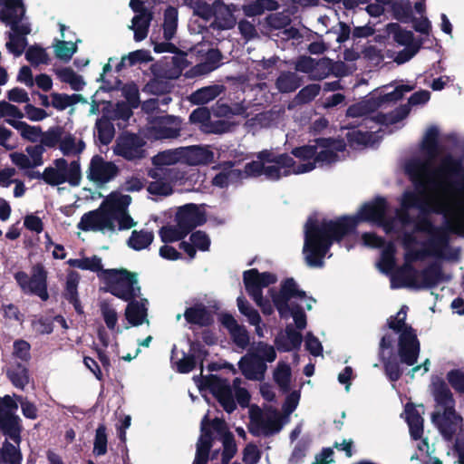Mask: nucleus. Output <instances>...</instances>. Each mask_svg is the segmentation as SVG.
<instances>
[{"label": "nucleus", "mask_w": 464, "mask_h": 464, "mask_svg": "<svg viewBox=\"0 0 464 464\" xmlns=\"http://www.w3.org/2000/svg\"><path fill=\"white\" fill-rule=\"evenodd\" d=\"M56 75L62 82L68 83L73 91L80 92L85 86L82 76L76 73L71 67L58 69Z\"/></svg>", "instance_id": "39"}, {"label": "nucleus", "mask_w": 464, "mask_h": 464, "mask_svg": "<svg viewBox=\"0 0 464 464\" xmlns=\"http://www.w3.org/2000/svg\"><path fill=\"white\" fill-rule=\"evenodd\" d=\"M405 412L411 438L413 440H420L423 435V418L413 406H407Z\"/></svg>", "instance_id": "32"}, {"label": "nucleus", "mask_w": 464, "mask_h": 464, "mask_svg": "<svg viewBox=\"0 0 464 464\" xmlns=\"http://www.w3.org/2000/svg\"><path fill=\"white\" fill-rule=\"evenodd\" d=\"M31 345L23 339L15 340L13 343V357L21 360L23 362H28L31 360Z\"/></svg>", "instance_id": "56"}, {"label": "nucleus", "mask_w": 464, "mask_h": 464, "mask_svg": "<svg viewBox=\"0 0 464 464\" xmlns=\"http://www.w3.org/2000/svg\"><path fill=\"white\" fill-rule=\"evenodd\" d=\"M200 379L199 387L208 389L218 400L225 411L232 413L237 409L232 388L235 392L237 389H242L240 386L242 383L240 378H235L232 386L227 379L220 378L216 374H208L206 376L201 374Z\"/></svg>", "instance_id": "6"}, {"label": "nucleus", "mask_w": 464, "mask_h": 464, "mask_svg": "<svg viewBox=\"0 0 464 464\" xmlns=\"http://www.w3.org/2000/svg\"><path fill=\"white\" fill-rule=\"evenodd\" d=\"M388 32L393 35L394 41L400 45H409L412 44L414 34L411 31L402 29L400 24L391 23L387 25Z\"/></svg>", "instance_id": "47"}, {"label": "nucleus", "mask_w": 464, "mask_h": 464, "mask_svg": "<svg viewBox=\"0 0 464 464\" xmlns=\"http://www.w3.org/2000/svg\"><path fill=\"white\" fill-rule=\"evenodd\" d=\"M274 164L279 167L280 169H284V177H287L291 174L306 173L314 169V163H301L296 165L295 160L287 153L276 154Z\"/></svg>", "instance_id": "24"}, {"label": "nucleus", "mask_w": 464, "mask_h": 464, "mask_svg": "<svg viewBox=\"0 0 464 464\" xmlns=\"http://www.w3.org/2000/svg\"><path fill=\"white\" fill-rule=\"evenodd\" d=\"M160 239L163 243H173L184 239L188 235L185 234L178 225L176 226H163L159 231Z\"/></svg>", "instance_id": "49"}, {"label": "nucleus", "mask_w": 464, "mask_h": 464, "mask_svg": "<svg viewBox=\"0 0 464 464\" xmlns=\"http://www.w3.org/2000/svg\"><path fill=\"white\" fill-rule=\"evenodd\" d=\"M175 221L185 234L188 235L194 228L206 223L207 218L198 205L194 203L186 204L179 208Z\"/></svg>", "instance_id": "15"}, {"label": "nucleus", "mask_w": 464, "mask_h": 464, "mask_svg": "<svg viewBox=\"0 0 464 464\" xmlns=\"http://www.w3.org/2000/svg\"><path fill=\"white\" fill-rule=\"evenodd\" d=\"M213 430L219 436L223 445L221 453V463L228 464L237 452V446L236 443L234 434L229 430L225 420L220 418H214Z\"/></svg>", "instance_id": "17"}, {"label": "nucleus", "mask_w": 464, "mask_h": 464, "mask_svg": "<svg viewBox=\"0 0 464 464\" xmlns=\"http://www.w3.org/2000/svg\"><path fill=\"white\" fill-rule=\"evenodd\" d=\"M445 281V275L442 266L439 262H431L423 269L419 270V274L410 275L403 281L397 284V288H411L415 290L432 289Z\"/></svg>", "instance_id": "9"}, {"label": "nucleus", "mask_w": 464, "mask_h": 464, "mask_svg": "<svg viewBox=\"0 0 464 464\" xmlns=\"http://www.w3.org/2000/svg\"><path fill=\"white\" fill-rule=\"evenodd\" d=\"M125 309L126 320L133 326L141 325L147 317L145 304L135 299L128 300Z\"/></svg>", "instance_id": "31"}, {"label": "nucleus", "mask_w": 464, "mask_h": 464, "mask_svg": "<svg viewBox=\"0 0 464 464\" xmlns=\"http://www.w3.org/2000/svg\"><path fill=\"white\" fill-rule=\"evenodd\" d=\"M178 8L174 6H168L163 14V37L166 41H170L174 38L178 28Z\"/></svg>", "instance_id": "35"}, {"label": "nucleus", "mask_w": 464, "mask_h": 464, "mask_svg": "<svg viewBox=\"0 0 464 464\" xmlns=\"http://www.w3.org/2000/svg\"><path fill=\"white\" fill-rule=\"evenodd\" d=\"M430 163L420 159H411L405 164V172L414 187V190L403 192L401 208L396 211L398 219L403 226L414 224L415 218L410 215V209L418 208L421 214L441 213L439 208H430L427 190L432 184L429 179Z\"/></svg>", "instance_id": "2"}, {"label": "nucleus", "mask_w": 464, "mask_h": 464, "mask_svg": "<svg viewBox=\"0 0 464 464\" xmlns=\"http://www.w3.org/2000/svg\"><path fill=\"white\" fill-rule=\"evenodd\" d=\"M145 141L138 134L123 132L116 140L114 153L127 160H140L145 157Z\"/></svg>", "instance_id": "11"}, {"label": "nucleus", "mask_w": 464, "mask_h": 464, "mask_svg": "<svg viewBox=\"0 0 464 464\" xmlns=\"http://www.w3.org/2000/svg\"><path fill=\"white\" fill-rule=\"evenodd\" d=\"M64 133V129L62 126L50 127L46 131H42L40 144L45 148H54L60 144L61 138Z\"/></svg>", "instance_id": "46"}, {"label": "nucleus", "mask_w": 464, "mask_h": 464, "mask_svg": "<svg viewBox=\"0 0 464 464\" xmlns=\"http://www.w3.org/2000/svg\"><path fill=\"white\" fill-rule=\"evenodd\" d=\"M24 430L22 419L14 412H0V434L19 448Z\"/></svg>", "instance_id": "19"}, {"label": "nucleus", "mask_w": 464, "mask_h": 464, "mask_svg": "<svg viewBox=\"0 0 464 464\" xmlns=\"http://www.w3.org/2000/svg\"><path fill=\"white\" fill-rule=\"evenodd\" d=\"M80 281V275L76 271H71L66 276V283L63 297L73 305L75 312L78 314H82L83 307L79 299L78 285Z\"/></svg>", "instance_id": "25"}, {"label": "nucleus", "mask_w": 464, "mask_h": 464, "mask_svg": "<svg viewBox=\"0 0 464 464\" xmlns=\"http://www.w3.org/2000/svg\"><path fill=\"white\" fill-rule=\"evenodd\" d=\"M99 141L102 145H108L114 138L115 129L111 120L105 116L98 119L95 123Z\"/></svg>", "instance_id": "43"}, {"label": "nucleus", "mask_w": 464, "mask_h": 464, "mask_svg": "<svg viewBox=\"0 0 464 464\" xmlns=\"http://www.w3.org/2000/svg\"><path fill=\"white\" fill-rule=\"evenodd\" d=\"M193 9L195 15L206 21L212 17L219 19L224 15H231L227 6L221 0H215L211 5L204 1H196Z\"/></svg>", "instance_id": "23"}, {"label": "nucleus", "mask_w": 464, "mask_h": 464, "mask_svg": "<svg viewBox=\"0 0 464 464\" xmlns=\"http://www.w3.org/2000/svg\"><path fill=\"white\" fill-rule=\"evenodd\" d=\"M420 343L416 331L401 333L398 338V355L401 363L413 366L419 358Z\"/></svg>", "instance_id": "14"}, {"label": "nucleus", "mask_w": 464, "mask_h": 464, "mask_svg": "<svg viewBox=\"0 0 464 464\" xmlns=\"http://www.w3.org/2000/svg\"><path fill=\"white\" fill-rule=\"evenodd\" d=\"M241 169H232L227 171H221L218 173L212 180V184L218 188H227L229 184L241 179Z\"/></svg>", "instance_id": "48"}, {"label": "nucleus", "mask_w": 464, "mask_h": 464, "mask_svg": "<svg viewBox=\"0 0 464 464\" xmlns=\"http://www.w3.org/2000/svg\"><path fill=\"white\" fill-rule=\"evenodd\" d=\"M379 358L383 364L384 372L391 382H397L402 376L403 371L401 368V361L395 355L385 356L379 353Z\"/></svg>", "instance_id": "37"}, {"label": "nucleus", "mask_w": 464, "mask_h": 464, "mask_svg": "<svg viewBox=\"0 0 464 464\" xmlns=\"http://www.w3.org/2000/svg\"><path fill=\"white\" fill-rule=\"evenodd\" d=\"M291 377L290 366L285 362H278L274 371V380L285 392L290 390Z\"/></svg>", "instance_id": "45"}, {"label": "nucleus", "mask_w": 464, "mask_h": 464, "mask_svg": "<svg viewBox=\"0 0 464 464\" xmlns=\"http://www.w3.org/2000/svg\"><path fill=\"white\" fill-rule=\"evenodd\" d=\"M303 83L302 78L294 72L283 71L276 80V87L281 93L295 92Z\"/></svg>", "instance_id": "30"}, {"label": "nucleus", "mask_w": 464, "mask_h": 464, "mask_svg": "<svg viewBox=\"0 0 464 464\" xmlns=\"http://www.w3.org/2000/svg\"><path fill=\"white\" fill-rule=\"evenodd\" d=\"M14 277L24 294L36 295L42 301L49 299L47 271L41 263L32 267L31 276L24 271H18Z\"/></svg>", "instance_id": "8"}, {"label": "nucleus", "mask_w": 464, "mask_h": 464, "mask_svg": "<svg viewBox=\"0 0 464 464\" xmlns=\"http://www.w3.org/2000/svg\"><path fill=\"white\" fill-rule=\"evenodd\" d=\"M9 41L6 43V48L9 53L14 56H21L26 46L28 45L27 38L23 35H16L15 34L8 33Z\"/></svg>", "instance_id": "53"}, {"label": "nucleus", "mask_w": 464, "mask_h": 464, "mask_svg": "<svg viewBox=\"0 0 464 464\" xmlns=\"http://www.w3.org/2000/svg\"><path fill=\"white\" fill-rule=\"evenodd\" d=\"M434 400L442 411H434L431 420L446 440H452L462 423V417L456 411V401L443 380L434 383Z\"/></svg>", "instance_id": "4"}, {"label": "nucleus", "mask_w": 464, "mask_h": 464, "mask_svg": "<svg viewBox=\"0 0 464 464\" xmlns=\"http://www.w3.org/2000/svg\"><path fill=\"white\" fill-rule=\"evenodd\" d=\"M8 4L5 8L2 9V21L5 24L19 18V13L25 10L23 0Z\"/></svg>", "instance_id": "60"}, {"label": "nucleus", "mask_w": 464, "mask_h": 464, "mask_svg": "<svg viewBox=\"0 0 464 464\" xmlns=\"http://www.w3.org/2000/svg\"><path fill=\"white\" fill-rule=\"evenodd\" d=\"M67 264L70 266L92 272H102L103 274L104 270L102 264V258L95 255L92 257L72 258L67 261Z\"/></svg>", "instance_id": "41"}, {"label": "nucleus", "mask_w": 464, "mask_h": 464, "mask_svg": "<svg viewBox=\"0 0 464 464\" xmlns=\"http://www.w3.org/2000/svg\"><path fill=\"white\" fill-rule=\"evenodd\" d=\"M130 202V196L117 194H111L108 201L111 211L118 214L126 212Z\"/></svg>", "instance_id": "57"}, {"label": "nucleus", "mask_w": 464, "mask_h": 464, "mask_svg": "<svg viewBox=\"0 0 464 464\" xmlns=\"http://www.w3.org/2000/svg\"><path fill=\"white\" fill-rule=\"evenodd\" d=\"M262 430V434L266 437L278 433L282 429V422L280 417L276 412L274 417H269L266 420H261L258 423Z\"/></svg>", "instance_id": "54"}, {"label": "nucleus", "mask_w": 464, "mask_h": 464, "mask_svg": "<svg viewBox=\"0 0 464 464\" xmlns=\"http://www.w3.org/2000/svg\"><path fill=\"white\" fill-rule=\"evenodd\" d=\"M396 248L392 242H389L382 251L381 259L378 264L382 273H390L396 265L395 259Z\"/></svg>", "instance_id": "44"}, {"label": "nucleus", "mask_w": 464, "mask_h": 464, "mask_svg": "<svg viewBox=\"0 0 464 464\" xmlns=\"http://www.w3.org/2000/svg\"><path fill=\"white\" fill-rule=\"evenodd\" d=\"M233 343L239 348L246 349L249 343V334L247 330L243 325H238L232 332L229 333Z\"/></svg>", "instance_id": "64"}, {"label": "nucleus", "mask_w": 464, "mask_h": 464, "mask_svg": "<svg viewBox=\"0 0 464 464\" xmlns=\"http://www.w3.org/2000/svg\"><path fill=\"white\" fill-rule=\"evenodd\" d=\"M54 46L55 56L64 62H69L77 52L76 43L56 40Z\"/></svg>", "instance_id": "50"}, {"label": "nucleus", "mask_w": 464, "mask_h": 464, "mask_svg": "<svg viewBox=\"0 0 464 464\" xmlns=\"http://www.w3.org/2000/svg\"><path fill=\"white\" fill-rule=\"evenodd\" d=\"M25 59L32 65L35 66L39 64H47L49 63V55L45 49L38 45H32L27 49L25 53Z\"/></svg>", "instance_id": "52"}, {"label": "nucleus", "mask_w": 464, "mask_h": 464, "mask_svg": "<svg viewBox=\"0 0 464 464\" xmlns=\"http://www.w3.org/2000/svg\"><path fill=\"white\" fill-rule=\"evenodd\" d=\"M388 209L387 199L377 196L372 201L365 202L356 216L324 218L321 221L309 218L304 225L303 248L306 265L310 267H323L324 259L333 244L340 243L344 237L355 233L361 221L376 223L390 231L392 220L386 218Z\"/></svg>", "instance_id": "1"}, {"label": "nucleus", "mask_w": 464, "mask_h": 464, "mask_svg": "<svg viewBox=\"0 0 464 464\" xmlns=\"http://www.w3.org/2000/svg\"><path fill=\"white\" fill-rule=\"evenodd\" d=\"M439 129L436 126H430L421 141V150L428 156L429 160H426L431 166V160L436 159L440 151V146L439 142ZM430 167H429V169Z\"/></svg>", "instance_id": "28"}, {"label": "nucleus", "mask_w": 464, "mask_h": 464, "mask_svg": "<svg viewBox=\"0 0 464 464\" xmlns=\"http://www.w3.org/2000/svg\"><path fill=\"white\" fill-rule=\"evenodd\" d=\"M54 167H47L44 170L45 184L55 187L68 182L72 187L80 185L82 171L80 161L72 160L70 163L63 158L53 160Z\"/></svg>", "instance_id": "7"}, {"label": "nucleus", "mask_w": 464, "mask_h": 464, "mask_svg": "<svg viewBox=\"0 0 464 464\" xmlns=\"http://www.w3.org/2000/svg\"><path fill=\"white\" fill-rule=\"evenodd\" d=\"M107 442L106 427L104 424H100L96 429L93 453L96 456L105 455L107 452Z\"/></svg>", "instance_id": "55"}, {"label": "nucleus", "mask_w": 464, "mask_h": 464, "mask_svg": "<svg viewBox=\"0 0 464 464\" xmlns=\"http://www.w3.org/2000/svg\"><path fill=\"white\" fill-rule=\"evenodd\" d=\"M447 381L459 393L464 394V372L459 369H453L447 372Z\"/></svg>", "instance_id": "63"}, {"label": "nucleus", "mask_w": 464, "mask_h": 464, "mask_svg": "<svg viewBox=\"0 0 464 464\" xmlns=\"http://www.w3.org/2000/svg\"><path fill=\"white\" fill-rule=\"evenodd\" d=\"M268 292L280 318L287 319L292 316L297 330L305 329L307 317L303 306L291 302L293 299L306 298L305 291L299 288L296 281L293 277H286L281 281L278 291L271 288Z\"/></svg>", "instance_id": "3"}, {"label": "nucleus", "mask_w": 464, "mask_h": 464, "mask_svg": "<svg viewBox=\"0 0 464 464\" xmlns=\"http://www.w3.org/2000/svg\"><path fill=\"white\" fill-rule=\"evenodd\" d=\"M150 123V133L156 140L176 139L180 136L182 120L178 116H156Z\"/></svg>", "instance_id": "12"}, {"label": "nucleus", "mask_w": 464, "mask_h": 464, "mask_svg": "<svg viewBox=\"0 0 464 464\" xmlns=\"http://www.w3.org/2000/svg\"><path fill=\"white\" fill-rule=\"evenodd\" d=\"M458 215L446 221L445 227H437L433 224L429 214H421L415 218L414 231L420 233H427L430 238L426 246L434 251H439L446 246L449 243V232L455 234L449 228V222H451Z\"/></svg>", "instance_id": "10"}, {"label": "nucleus", "mask_w": 464, "mask_h": 464, "mask_svg": "<svg viewBox=\"0 0 464 464\" xmlns=\"http://www.w3.org/2000/svg\"><path fill=\"white\" fill-rule=\"evenodd\" d=\"M438 251H434L427 246L426 249L413 250L408 252L404 257V263L399 266L391 276V287L403 281L410 275L419 274V270L412 265L413 262L423 260L427 256L433 255Z\"/></svg>", "instance_id": "16"}, {"label": "nucleus", "mask_w": 464, "mask_h": 464, "mask_svg": "<svg viewBox=\"0 0 464 464\" xmlns=\"http://www.w3.org/2000/svg\"><path fill=\"white\" fill-rule=\"evenodd\" d=\"M213 420H209L208 415H205L200 423V436L197 442V447L211 450L214 442L212 433Z\"/></svg>", "instance_id": "42"}, {"label": "nucleus", "mask_w": 464, "mask_h": 464, "mask_svg": "<svg viewBox=\"0 0 464 464\" xmlns=\"http://www.w3.org/2000/svg\"><path fill=\"white\" fill-rule=\"evenodd\" d=\"M119 171L114 162L106 161L101 155L96 154L91 159L87 178L95 183L105 184L113 179Z\"/></svg>", "instance_id": "13"}, {"label": "nucleus", "mask_w": 464, "mask_h": 464, "mask_svg": "<svg viewBox=\"0 0 464 464\" xmlns=\"http://www.w3.org/2000/svg\"><path fill=\"white\" fill-rule=\"evenodd\" d=\"M392 10L394 17L402 23H408L411 20H415L411 5L409 2L406 4L396 3L393 5Z\"/></svg>", "instance_id": "61"}, {"label": "nucleus", "mask_w": 464, "mask_h": 464, "mask_svg": "<svg viewBox=\"0 0 464 464\" xmlns=\"http://www.w3.org/2000/svg\"><path fill=\"white\" fill-rule=\"evenodd\" d=\"M185 320L191 324L209 326L213 324V316L201 303L188 307L184 312Z\"/></svg>", "instance_id": "27"}, {"label": "nucleus", "mask_w": 464, "mask_h": 464, "mask_svg": "<svg viewBox=\"0 0 464 464\" xmlns=\"http://www.w3.org/2000/svg\"><path fill=\"white\" fill-rule=\"evenodd\" d=\"M277 281L276 275L271 272H259L256 268L243 273V282L246 292L263 290Z\"/></svg>", "instance_id": "21"}, {"label": "nucleus", "mask_w": 464, "mask_h": 464, "mask_svg": "<svg viewBox=\"0 0 464 464\" xmlns=\"http://www.w3.org/2000/svg\"><path fill=\"white\" fill-rule=\"evenodd\" d=\"M5 121L14 128L15 130L20 131L21 137L24 140H26L30 142H37L41 139L42 135V127L40 126H31L27 124L25 121H15L13 119H6Z\"/></svg>", "instance_id": "34"}, {"label": "nucleus", "mask_w": 464, "mask_h": 464, "mask_svg": "<svg viewBox=\"0 0 464 464\" xmlns=\"http://www.w3.org/2000/svg\"><path fill=\"white\" fill-rule=\"evenodd\" d=\"M103 281L106 292L123 301L135 299L140 295L141 288L135 272L125 268L106 269L103 270Z\"/></svg>", "instance_id": "5"}, {"label": "nucleus", "mask_w": 464, "mask_h": 464, "mask_svg": "<svg viewBox=\"0 0 464 464\" xmlns=\"http://www.w3.org/2000/svg\"><path fill=\"white\" fill-rule=\"evenodd\" d=\"M222 89L223 86L217 84L202 87L190 94L189 101L196 105H204L215 100L220 94Z\"/></svg>", "instance_id": "33"}, {"label": "nucleus", "mask_w": 464, "mask_h": 464, "mask_svg": "<svg viewBox=\"0 0 464 464\" xmlns=\"http://www.w3.org/2000/svg\"><path fill=\"white\" fill-rule=\"evenodd\" d=\"M332 72V60L324 57L316 62V68L314 69L310 79L320 81L326 78Z\"/></svg>", "instance_id": "62"}, {"label": "nucleus", "mask_w": 464, "mask_h": 464, "mask_svg": "<svg viewBox=\"0 0 464 464\" xmlns=\"http://www.w3.org/2000/svg\"><path fill=\"white\" fill-rule=\"evenodd\" d=\"M314 141L317 144L314 160L311 162L314 163V167L317 163L332 164L337 161V151H342L344 149L343 143L334 138H317Z\"/></svg>", "instance_id": "18"}, {"label": "nucleus", "mask_w": 464, "mask_h": 464, "mask_svg": "<svg viewBox=\"0 0 464 464\" xmlns=\"http://www.w3.org/2000/svg\"><path fill=\"white\" fill-rule=\"evenodd\" d=\"M238 367L243 375L251 381H261L265 377L266 364L263 358L256 354H251L249 358L242 357Z\"/></svg>", "instance_id": "22"}, {"label": "nucleus", "mask_w": 464, "mask_h": 464, "mask_svg": "<svg viewBox=\"0 0 464 464\" xmlns=\"http://www.w3.org/2000/svg\"><path fill=\"white\" fill-rule=\"evenodd\" d=\"M6 376L15 388L21 390H24L30 382L29 369L22 362L11 364L6 370Z\"/></svg>", "instance_id": "29"}, {"label": "nucleus", "mask_w": 464, "mask_h": 464, "mask_svg": "<svg viewBox=\"0 0 464 464\" xmlns=\"http://www.w3.org/2000/svg\"><path fill=\"white\" fill-rule=\"evenodd\" d=\"M321 86L316 83H311L302 88L296 94V100L299 103L305 104L311 102L320 93Z\"/></svg>", "instance_id": "59"}, {"label": "nucleus", "mask_w": 464, "mask_h": 464, "mask_svg": "<svg viewBox=\"0 0 464 464\" xmlns=\"http://www.w3.org/2000/svg\"><path fill=\"white\" fill-rule=\"evenodd\" d=\"M408 309L407 305H402L395 315H391L387 320L388 327L396 334H399V335L401 333H405L409 330L416 331L411 324L406 323Z\"/></svg>", "instance_id": "38"}, {"label": "nucleus", "mask_w": 464, "mask_h": 464, "mask_svg": "<svg viewBox=\"0 0 464 464\" xmlns=\"http://www.w3.org/2000/svg\"><path fill=\"white\" fill-rule=\"evenodd\" d=\"M180 154L177 150H164L152 158V163L156 167L168 166L177 163Z\"/></svg>", "instance_id": "58"}, {"label": "nucleus", "mask_w": 464, "mask_h": 464, "mask_svg": "<svg viewBox=\"0 0 464 464\" xmlns=\"http://www.w3.org/2000/svg\"><path fill=\"white\" fill-rule=\"evenodd\" d=\"M237 303L239 312L247 317L250 324H261L262 319L258 311L255 309L245 297H237Z\"/></svg>", "instance_id": "51"}, {"label": "nucleus", "mask_w": 464, "mask_h": 464, "mask_svg": "<svg viewBox=\"0 0 464 464\" xmlns=\"http://www.w3.org/2000/svg\"><path fill=\"white\" fill-rule=\"evenodd\" d=\"M434 174L449 181L452 187L458 186L459 183L455 179L464 178L462 160L456 159L450 154L446 155Z\"/></svg>", "instance_id": "20"}, {"label": "nucleus", "mask_w": 464, "mask_h": 464, "mask_svg": "<svg viewBox=\"0 0 464 464\" xmlns=\"http://www.w3.org/2000/svg\"><path fill=\"white\" fill-rule=\"evenodd\" d=\"M105 212L96 209L83 214L78 224V228L82 231H100Z\"/></svg>", "instance_id": "36"}, {"label": "nucleus", "mask_w": 464, "mask_h": 464, "mask_svg": "<svg viewBox=\"0 0 464 464\" xmlns=\"http://www.w3.org/2000/svg\"><path fill=\"white\" fill-rule=\"evenodd\" d=\"M360 121H354L346 126L349 131L346 133L345 138L348 145L353 149L373 143V132L358 130L357 128L362 126L358 125Z\"/></svg>", "instance_id": "26"}, {"label": "nucleus", "mask_w": 464, "mask_h": 464, "mask_svg": "<svg viewBox=\"0 0 464 464\" xmlns=\"http://www.w3.org/2000/svg\"><path fill=\"white\" fill-rule=\"evenodd\" d=\"M154 235L151 231L133 230L128 239V246L136 250L140 251L147 248L153 241Z\"/></svg>", "instance_id": "40"}]
</instances>
